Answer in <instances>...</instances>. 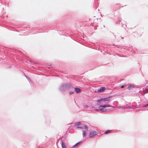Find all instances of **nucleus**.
Listing matches in <instances>:
<instances>
[{
    "label": "nucleus",
    "instance_id": "nucleus-1",
    "mask_svg": "<svg viewBox=\"0 0 148 148\" xmlns=\"http://www.w3.org/2000/svg\"><path fill=\"white\" fill-rule=\"evenodd\" d=\"M113 108L108 104H105L100 106L99 107L100 111L102 112H105L110 110H112Z\"/></svg>",
    "mask_w": 148,
    "mask_h": 148
},
{
    "label": "nucleus",
    "instance_id": "nucleus-2",
    "mask_svg": "<svg viewBox=\"0 0 148 148\" xmlns=\"http://www.w3.org/2000/svg\"><path fill=\"white\" fill-rule=\"evenodd\" d=\"M110 97L104 98L101 99L97 101L98 102V105L100 106L105 105L106 102L105 101H108Z\"/></svg>",
    "mask_w": 148,
    "mask_h": 148
},
{
    "label": "nucleus",
    "instance_id": "nucleus-3",
    "mask_svg": "<svg viewBox=\"0 0 148 148\" xmlns=\"http://www.w3.org/2000/svg\"><path fill=\"white\" fill-rule=\"evenodd\" d=\"M97 134V132L96 131H92L90 133L89 136L90 138L94 137Z\"/></svg>",
    "mask_w": 148,
    "mask_h": 148
},
{
    "label": "nucleus",
    "instance_id": "nucleus-4",
    "mask_svg": "<svg viewBox=\"0 0 148 148\" xmlns=\"http://www.w3.org/2000/svg\"><path fill=\"white\" fill-rule=\"evenodd\" d=\"M106 88L105 87H101L98 90V92H103L105 90Z\"/></svg>",
    "mask_w": 148,
    "mask_h": 148
},
{
    "label": "nucleus",
    "instance_id": "nucleus-5",
    "mask_svg": "<svg viewBox=\"0 0 148 148\" xmlns=\"http://www.w3.org/2000/svg\"><path fill=\"white\" fill-rule=\"evenodd\" d=\"M75 126L77 128H83V127L81 126L80 122H78L76 123L75 125Z\"/></svg>",
    "mask_w": 148,
    "mask_h": 148
},
{
    "label": "nucleus",
    "instance_id": "nucleus-6",
    "mask_svg": "<svg viewBox=\"0 0 148 148\" xmlns=\"http://www.w3.org/2000/svg\"><path fill=\"white\" fill-rule=\"evenodd\" d=\"M134 86L132 84H129L128 85L127 89L129 90H130L132 88H134Z\"/></svg>",
    "mask_w": 148,
    "mask_h": 148
},
{
    "label": "nucleus",
    "instance_id": "nucleus-7",
    "mask_svg": "<svg viewBox=\"0 0 148 148\" xmlns=\"http://www.w3.org/2000/svg\"><path fill=\"white\" fill-rule=\"evenodd\" d=\"M74 89L76 93H78L81 91V89L78 88H75Z\"/></svg>",
    "mask_w": 148,
    "mask_h": 148
},
{
    "label": "nucleus",
    "instance_id": "nucleus-8",
    "mask_svg": "<svg viewBox=\"0 0 148 148\" xmlns=\"http://www.w3.org/2000/svg\"><path fill=\"white\" fill-rule=\"evenodd\" d=\"M112 131L111 130H107L105 131L104 132V134H107L111 133V132Z\"/></svg>",
    "mask_w": 148,
    "mask_h": 148
},
{
    "label": "nucleus",
    "instance_id": "nucleus-9",
    "mask_svg": "<svg viewBox=\"0 0 148 148\" xmlns=\"http://www.w3.org/2000/svg\"><path fill=\"white\" fill-rule=\"evenodd\" d=\"M82 132H83V137H84L86 135V132H85L84 131H83Z\"/></svg>",
    "mask_w": 148,
    "mask_h": 148
},
{
    "label": "nucleus",
    "instance_id": "nucleus-10",
    "mask_svg": "<svg viewBox=\"0 0 148 148\" xmlns=\"http://www.w3.org/2000/svg\"><path fill=\"white\" fill-rule=\"evenodd\" d=\"M62 148H66L64 144V143L62 141Z\"/></svg>",
    "mask_w": 148,
    "mask_h": 148
},
{
    "label": "nucleus",
    "instance_id": "nucleus-11",
    "mask_svg": "<svg viewBox=\"0 0 148 148\" xmlns=\"http://www.w3.org/2000/svg\"><path fill=\"white\" fill-rule=\"evenodd\" d=\"M79 143H76L74 146H73V147H75L76 146H78L79 145Z\"/></svg>",
    "mask_w": 148,
    "mask_h": 148
},
{
    "label": "nucleus",
    "instance_id": "nucleus-12",
    "mask_svg": "<svg viewBox=\"0 0 148 148\" xmlns=\"http://www.w3.org/2000/svg\"><path fill=\"white\" fill-rule=\"evenodd\" d=\"M84 129L87 130H88V127H87V126H86V125H84Z\"/></svg>",
    "mask_w": 148,
    "mask_h": 148
},
{
    "label": "nucleus",
    "instance_id": "nucleus-13",
    "mask_svg": "<svg viewBox=\"0 0 148 148\" xmlns=\"http://www.w3.org/2000/svg\"><path fill=\"white\" fill-rule=\"evenodd\" d=\"M147 106H148V103L147 104L143 106V107H147Z\"/></svg>",
    "mask_w": 148,
    "mask_h": 148
},
{
    "label": "nucleus",
    "instance_id": "nucleus-14",
    "mask_svg": "<svg viewBox=\"0 0 148 148\" xmlns=\"http://www.w3.org/2000/svg\"><path fill=\"white\" fill-rule=\"evenodd\" d=\"M127 108V107L126 106V107H125V106H122V107L121 106V108Z\"/></svg>",
    "mask_w": 148,
    "mask_h": 148
},
{
    "label": "nucleus",
    "instance_id": "nucleus-15",
    "mask_svg": "<svg viewBox=\"0 0 148 148\" xmlns=\"http://www.w3.org/2000/svg\"><path fill=\"white\" fill-rule=\"evenodd\" d=\"M95 110L97 111H100L99 108V109H96Z\"/></svg>",
    "mask_w": 148,
    "mask_h": 148
},
{
    "label": "nucleus",
    "instance_id": "nucleus-16",
    "mask_svg": "<svg viewBox=\"0 0 148 148\" xmlns=\"http://www.w3.org/2000/svg\"><path fill=\"white\" fill-rule=\"evenodd\" d=\"M124 87V86H121V88H123Z\"/></svg>",
    "mask_w": 148,
    "mask_h": 148
},
{
    "label": "nucleus",
    "instance_id": "nucleus-17",
    "mask_svg": "<svg viewBox=\"0 0 148 148\" xmlns=\"http://www.w3.org/2000/svg\"><path fill=\"white\" fill-rule=\"evenodd\" d=\"M70 94H73V92H70Z\"/></svg>",
    "mask_w": 148,
    "mask_h": 148
},
{
    "label": "nucleus",
    "instance_id": "nucleus-18",
    "mask_svg": "<svg viewBox=\"0 0 148 148\" xmlns=\"http://www.w3.org/2000/svg\"><path fill=\"white\" fill-rule=\"evenodd\" d=\"M34 64H36V63H34Z\"/></svg>",
    "mask_w": 148,
    "mask_h": 148
}]
</instances>
